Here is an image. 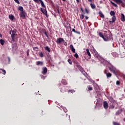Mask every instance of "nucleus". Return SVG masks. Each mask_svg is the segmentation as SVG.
Instances as JSON below:
<instances>
[{
  "mask_svg": "<svg viewBox=\"0 0 125 125\" xmlns=\"http://www.w3.org/2000/svg\"><path fill=\"white\" fill-rule=\"evenodd\" d=\"M56 42L57 44H61L62 42H65V41L62 38H59L57 39Z\"/></svg>",
  "mask_w": 125,
  "mask_h": 125,
  "instance_id": "f257e3e1",
  "label": "nucleus"
},
{
  "mask_svg": "<svg viewBox=\"0 0 125 125\" xmlns=\"http://www.w3.org/2000/svg\"><path fill=\"white\" fill-rule=\"evenodd\" d=\"M26 15H27L26 12H20V17H21V18H22V19H25L26 18Z\"/></svg>",
  "mask_w": 125,
  "mask_h": 125,
  "instance_id": "f03ea898",
  "label": "nucleus"
},
{
  "mask_svg": "<svg viewBox=\"0 0 125 125\" xmlns=\"http://www.w3.org/2000/svg\"><path fill=\"white\" fill-rule=\"evenodd\" d=\"M80 9L81 11H82V13L83 14H85V13L88 14V13H89V10H88L86 8H85V12L83 8H81Z\"/></svg>",
  "mask_w": 125,
  "mask_h": 125,
  "instance_id": "7ed1b4c3",
  "label": "nucleus"
},
{
  "mask_svg": "<svg viewBox=\"0 0 125 125\" xmlns=\"http://www.w3.org/2000/svg\"><path fill=\"white\" fill-rule=\"evenodd\" d=\"M41 11L42 13L44 14V15H45V16H47V11H46V9H45H45L41 8Z\"/></svg>",
  "mask_w": 125,
  "mask_h": 125,
  "instance_id": "20e7f679",
  "label": "nucleus"
},
{
  "mask_svg": "<svg viewBox=\"0 0 125 125\" xmlns=\"http://www.w3.org/2000/svg\"><path fill=\"white\" fill-rule=\"evenodd\" d=\"M104 40L105 42L110 41V37L109 36V35H107V34L104 35Z\"/></svg>",
  "mask_w": 125,
  "mask_h": 125,
  "instance_id": "39448f33",
  "label": "nucleus"
},
{
  "mask_svg": "<svg viewBox=\"0 0 125 125\" xmlns=\"http://www.w3.org/2000/svg\"><path fill=\"white\" fill-rule=\"evenodd\" d=\"M47 73V68L45 67L42 68V74L43 75H45Z\"/></svg>",
  "mask_w": 125,
  "mask_h": 125,
  "instance_id": "423d86ee",
  "label": "nucleus"
},
{
  "mask_svg": "<svg viewBox=\"0 0 125 125\" xmlns=\"http://www.w3.org/2000/svg\"><path fill=\"white\" fill-rule=\"evenodd\" d=\"M42 33L43 34H44V35L46 36V38H47V39H49V36H48V35L47 34V33H48V32H47V31H46V30L43 29Z\"/></svg>",
  "mask_w": 125,
  "mask_h": 125,
  "instance_id": "0eeeda50",
  "label": "nucleus"
},
{
  "mask_svg": "<svg viewBox=\"0 0 125 125\" xmlns=\"http://www.w3.org/2000/svg\"><path fill=\"white\" fill-rule=\"evenodd\" d=\"M69 47H70V50H71V51H72L73 53H75V52H76V49L74 48V46H73V44H70Z\"/></svg>",
  "mask_w": 125,
  "mask_h": 125,
  "instance_id": "6e6552de",
  "label": "nucleus"
},
{
  "mask_svg": "<svg viewBox=\"0 0 125 125\" xmlns=\"http://www.w3.org/2000/svg\"><path fill=\"white\" fill-rule=\"evenodd\" d=\"M17 36L16 34H11V39L12 42H15V36Z\"/></svg>",
  "mask_w": 125,
  "mask_h": 125,
  "instance_id": "1a4fd4ad",
  "label": "nucleus"
},
{
  "mask_svg": "<svg viewBox=\"0 0 125 125\" xmlns=\"http://www.w3.org/2000/svg\"><path fill=\"white\" fill-rule=\"evenodd\" d=\"M104 104V109H108V103H107V102L104 101L103 103Z\"/></svg>",
  "mask_w": 125,
  "mask_h": 125,
  "instance_id": "9d476101",
  "label": "nucleus"
},
{
  "mask_svg": "<svg viewBox=\"0 0 125 125\" xmlns=\"http://www.w3.org/2000/svg\"><path fill=\"white\" fill-rule=\"evenodd\" d=\"M121 21H122V22H125V15H124V14H123V13L121 14Z\"/></svg>",
  "mask_w": 125,
  "mask_h": 125,
  "instance_id": "9b49d317",
  "label": "nucleus"
},
{
  "mask_svg": "<svg viewBox=\"0 0 125 125\" xmlns=\"http://www.w3.org/2000/svg\"><path fill=\"white\" fill-rule=\"evenodd\" d=\"M36 65L37 66H39V65L42 66V65H43V62H41V61H38L36 62Z\"/></svg>",
  "mask_w": 125,
  "mask_h": 125,
  "instance_id": "f8f14e48",
  "label": "nucleus"
},
{
  "mask_svg": "<svg viewBox=\"0 0 125 125\" xmlns=\"http://www.w3.org/2000/svg\"><path fill=\"white\" fill-rule=\"evenodd\" d=\"M113 0L115 1L116 3H119V4L121 3H122V4H124V2H123V0Z\"/></svg>",
  "mask_w": 125,
  "mask_h": 125,
  "instance_id": "ddd939ff",
  "label": "nucleus"
},
{
  "mask_svg": "<svg viewBox=\"0 0 125 125\" xmlns=\"http://www.w3.org/2000/svg\"><path fill=\"white\" fill-rule=\"evenodd\" d=\"M39 1L42 7H43V8H46L45 5H44V3H43V1H42V0H39Z\"/></svg>",
  "mask_w": 125,
  "mask_h": 125,
  "instance_id": "4468645a",
  "label": "nucleus"
},
{
  "mask_svg": "<svg viewBox=\"0 0 125 125\" xmlns=\"http://www.w3.org/2000/svg\"><path fill=\"white\" fill-rule=\"evenodd\" d=\"M104 74H106V78L107 79L108 78H111V77H112V74L110 73L104 72Z\"/></svg>",
  "mask_w": 125,
  "mask_h": 125,
  "instance_id": "2eb2a0df",
  "label": "nucleus"
},
{
  "mask_svg": "<svg viewBox=\"0 0 125 125\" xmlns=\"http://www.w3.org/2000/svg\"><path fill=\"white\" fill-rule=\"evenodd\" d=\"M86 51L88 56H89V58H90L91 57V55L90 54V52H89V49H86Z\"/></svg>",
  "mask_w": 125,
  "mask_h": 125,
  "instance_id": "dca6fc26",
  "label": "nucleus"
},
{
  "mask_svg": "<svg viewBox=\"0 0 125 125\" xmlns=\"http://www.w3.org/2000/svg\"><path fill=\"white\" fill-rule=\"evenodd\" d=\"M18 10L21 11V12H22L23 11H24V8H23V7L21 6H20L18 7Z\"/></svg>",
  "mask_w": 125,
  "mask_h": 125,
  "instance_id": "f3484780",
  "label": "nucleus"
},
{
  "mask_svg": "<svg viewBox=\"0 0 125 125\" xmlns=\"http://www.w3.org/2000/svg\"><path fill=\"white\" fill-rule=\"evenodd\" d=\"M90 5L92 9H95L96 7V6H95V4H92V3H91L90 4Z\"/></svg>",
  "mask_w": 125,
  "mask_h": 125,
  "instance_id": "a211bd4d",
  "label": "nucleus"
},
{
  "mask_svg": "<svg viewBox=\"0 0 125 125\" xmlns=\"http://www.w3.org/2000/svg\"><path fill=\"white\" fill-rule=\"evenodd\" d=\"M17 32V30L15 29H13L12 31L11 30L10 32V34L11 35V33L12 34H16Z\"/></svg>",
  "mask_w": 125,
  "mask_h": 125,
  "instance_id": "6ab92c4d",
  "label": "nucleus"
},
{
  "mask_svg": "<svg viewBox=\"0 0 125 125\" xmlns=\"http://www.w3.org/2000/svg\"><path fill=\"white\" fill-rule=\"evenodd\" d=\"M99 16L101 18H104V15L103 14V13H102V12L100 11L99 12Z\"/></svg>",
  "mask_w": 125,
  "mask_h": 125,
  "instance_id": "aec40b11",
  "label": "nucleus"
},
{
  "mask_svg": "<svg viewBox=\"0 0 125 125\" xmlns=\"http://www.w3.org/2000/svg\"><path fill=\"white\" fill-rule=\"evenodd\" d=\"M78 69L79 70V71H80V72H82V73H83V72H84L83 69V67L81 65L79 67Z\"/></svg>",
  "mask_w": 125,
  "mask_h": 125,
  "instance_id": "412c9836",
  "label": "nucleus"
},
{
  "mask_svg": "<svg viewBox=\"0 0 125 125\" xmlns=\"http://www.w3.org/2000/svg\"><path fill=\"white\" fill-rule=\"evenodd\" d=\"M62 84H64V85H66L67 84V81H66V80H65V79H62Z\"/></svg>",
  "mask_w": 125,
  "mask_h": 125,
  "instance_id": "4be33fe9",
  "label": "nucleus"
},
{
  "mask_svg": "<svg viewBox=\"0 0 125 125\" xmlns=\"http://www.w3.org/2000/svg\"><path fill=\"white\" fill-rule=\"evenodd\" d=\"M110 14L111 15V16H115V15H116V14L115 13V12L114 11H111L110 12Z\"/></svg>",
  "mask_w": 125,
  "mask_h": 125,
  "instance_id": "5701e85b",
  "label": "nucleus"
},
{
  "mask_svg": "<svg viewBox=\"0 0 125 125\" xmlns=\"http://www.w3.org/2000/svg\"><path fill=\"white\" fill-rule=\"evenodd\" d=\"M99 36H100V37H101V38H102V39H103V40L104 39V35H103V33H102V32H100L99 33Z\"/></svg>",
  "mask_w": 125,
  "mask_h": 125,
  "instance_id": "b1692460",
  "label": "nucleus"
},
{
  "mask_svg": "<svg viewBox=\"0 0 125 125\" xmlns=\"http://www.w3.org/2000/svg\"><path fill=\"white\" fill-rule=\"evenodd\" d=\"M4 42H5L4 41V40H2V39H0V43L1 45H3V44H4Z\"/></svg>",
  "mask_w": 125,
  "mask_h": 125,
  "instance_id": "393cba45",
  "label": "nucleus"
},
{
  "mask_svg": "<svg viewBox=\"0 0 125 125\" xmlns=\"http://www.w3.org/2000/svg\"><path fill=\"white\" fill-rule=\"evenodd\" d=\"M45 50H46L48 51V52H50V48L48 47V46H46V47H44Z\"/></svg>",
  "mask_w": 125,
  "mask_h": 125,
  "instance_id": "a878e982",
  "label": "nucleus"
},
{
  "mask_svg": "<svg viewBox=\"0 0 125 125\" xmlns=\"http://www.w3.org/2000/svg\"><path fill=\"white\" fill-rule=\"evenodd\" d=\"M9 18L10 20H14V16L11 15L9 16Z\"/></svg>",
  "mask_w": 125,
  "mask_h": 125,
  "instance_id": "bb28decb",
  "label": "nucleus"
},
{
  "mask_svg": "<svg viewBox=\"0 0 125 125\" xmlns=\"http://www.w3.org/2000/svg\"><path fill=\"white\" fill-rule=\"evenodd\" d=\"M110 3H111V4L112 5H113V6H114L115 7H118V5H117L116 3H114V2L111 1Z\"/></svg>",
  "mask_w": 125,
  "mask_h": 125,
  "instance_id": "cd10ccee",
  "label": "nucleus"
},
{
  "mask_svg": "<svg viewBox=\"0 0 125 125\" xmlns=\"http://www.w3.org/2000/svg\"><path fill=\"white\" fill-rule=\"evenodd\" d=\"M116 20H117V18H116V16H114L112 18V22H115Z\"/></svg>",
  "mask_w": 125,
  "mask_h": 125,
  "instance_id": "c85d7f7f",
  "label": "nucleus"
},
{
  "mask_svg": "<svg viewBox=\"0 0 125 125\" xmlns=\"http://www.w3.org/2000/svg\"><path fill=\"white\" fill-rule=\"evenodd\" d=\"M112 125H120V123H118V122H112Z\"/></svg>",
  "mask_w": 125,
  "mask_h": 125,
  "instance_id": "c756f323",
  "label": "nucleus"
},
{
  "mask_svg": "<svg viewBox=\"0 0 125 125\" xmlns=\"http://www.w3.org/2000/svg\"><path fill=\"white\" fill-rule=\"evenodd\" d=\"M72 32H74V33H76V34H80V32H78V31H76V30H75V29H74V28L72 29Z\"/></svg>",
  "mask_w": 125,
  "mask_h": 125,
  "instance_id": "7c9ffc66",
  "label": "nucleus"
},
{
  "mask_svg": "<svg viewBox=\"0 0 125 125\" xmlns=\"http://www.w3.org/2000/svg\"><path fill=\"white\" fill-rule=\"evenodd\" d=\"M0 71H2V72H3V73H4L3 75H5V74H6V71H5V70H4V69L0 68Z\"/></svg>",
  "mask_w": 125,
  "mask_h": 125,
  "instance_id": "2f4dec72",
  "label": "nucleus"
},
{
  "mask_svg": "<svg viewBox=\"0 0 125 125\" xmlns=\"http://www.w3.org/2000/svg\"><path fill=\"white\" fill-rule=\"evenodd\" d=\"M83 18H84V15L83 14L80 15V19H81V20H83Z\"/></svg>",
  "mask_w": 125,
  "mask_h": 125,
  "instance_id": "473e14b6",
  "label": "nucleus"
},
{
  "mask_svg": "<svg viewBox=\"0 0 125 125\" xmlns=\"http://www.w3.org/2000/svg\"><path fill=\"white\" fill-rule=\"evenodd\" d=\"M39 56L40 57H43V53H42V52H41L39 53Z\"/></svg>",
  "mask_w": 125,
  "mask_h": 125,
  "instance_id": "72a5a7b5",
  "label": "nucleus"
},
{
  "mask_svg": "<svg viewBox=\"0 0 125 125\" xmlns=\"http://www.w3.org/2000/svg\"><path fill=\"white\" fill-rule=\"evenodd\" d=\"M109 70L110 71V72H112V73L113 72V71H115V70L113 69V68L108 67Z\"/></svg>",
  "mask_w": 125,
  "mask_h": 125,
  "instance_id": "f704fd0d",
  "label": "nucleus"
},
{
  "mask_svg": "<svg viewBox=\"0 0 125 125\" xmlns=\"http://www.w3.org/2000/svg\"><path fill=\"white\" fill-rule=\"evenodd\" d=\"M98 60H102V57L101 56L99 55L98 56V58H97Z\"/></svg>",
  "mask_w": 125,
  "mask_h": 125,
  "instance_id": "c9c22d12",
  "label": "nucleus"
},
{
  "mask_svg": "<svg viewBox=\"0 0 125 125\" xmlns=\"http://www.w3.org/2000/svg\"><path fill=\"white\" fill-rule=\"evenodd\" d=\"M75 66H77V67L78 68L81 65H80V63L76 62L75 63Z\"/></svg>",
  "mask_w": 125,
  "mask_h": 125,
  "instance_id": "e433bc0d",
  "label": "nucleus"
},
{
  "mask_svg": "<svg viewBox=\"0 0 125 125\" xmlns=\"http://www.w3.org/2000/svg\"><path fill=\"white\" fill-rule=\"evenodd\" d=\"M99 56V54H98V53H96L94 55V56L95 57H96V58H97Z\"/></svg>",
  "mask_w": 125,
  "mask_h": 125,
  "instance_id": "4c0bfd02",
  "label": "nucleus"
},
{
  "mask_svg": "<svg viewBox=\"0 0 125 125\" xmlns=\"http://www.w3.org/2000/svg\"><path fill=\"white\" fill-rule=\"evenodd\" d=\"M74 57H76V58H79V55H78V53H76L74 55Z\"/></svg>",
  "mask_w": 125,
  "mask_h": 125,
  "instance_id": "58836bf2",
  "label": "nucleus"
},
{
  "mask_svg": "<svg viewBox=\"0 0 125 125\" xmlns=\"http://www.w3.org/2000/svg\"><path fill=\"white\" fill-rule=\"evenodd\" d=\"M67 62H68L69 64H70V65H72V61L71 59H68Z\"/></svg>",
  "mask_w": 125,
  "mask_h": 125,
  "instance_id": "ea45409f",
  "label": "nucleus"
},
{
  "mask_svg": "<svg viewBox=\"0 0 125 125\" xmlns=\"http://www.w3.org/2000/svg\"><path fill=\"white\" fill-rule=\"evenodd\" d=\"M88 90L90 91L92 90V88L90 86H88Z\"/></svg>",
  "mask_w": 125,
  "mask_h": 125,
  "instance_id": "a19ab883",
  "label": "nucleus"
},
{
  "mask_svg": "<svg viewBox=\"0 0 125 125\" xmlns=\"http://www.w3.org/2000/svg\"><path fill=\"white\" fill-rule=\"evenodd\" d=\"M29 53H30V50L28 49L26 51L27 56H29Z\"/></svg>",
  "mask_w": 125,
  "mask_h": 125,
  "instance_id": "79ce46f5",
  "label": "nucleus"
},
{
  "mask_svg": "<svg viewBox=\"0 0 125 125\" xmlns=\"http://www.w3.org/2000/svg\"><path fill=\"white\" fill-rule=\"evenodd\" d=\"M112 73H113V74L115 75V76H118V74H117V72H116V70H113V71H112Z\"/></svg>",
  "mask_w": 125,
  "mask_h": 125,
  "instance_id": "37998d69",
  "label": "nucleus"
},
{
  "mask_svg": "<svg viewBox=\"0 0 125 125\" xmlns=\"http://www.w3.org/2000/svg\"><path fill=\"white\" fill-rule=\"evenodd\" d=\"M14 1L15 2H16V3H18V4H20V2H19V0H14Z\"/></svg>",
  "mask_w": 125,
  "mask_h": 125,
  "instance_id": "c03bdc74",
  "label": "nucleus"
},
{
  "mask_svg": "<svg viewBox=\"0 0 125 125\" xmlns=\"http://www.w3.org/2000/svg\"><path fill=\"white\" fill-rule=\"evenodd\" d=\"M35 2H37V3H40V0H33Z\"/></svg>",
  "mask_w": 125,
  "mask_h": 125,
  "instance_id": "a18cd8bd",
  "label": "nucleus"
},
{
  "mask_svg": "<svg viewBox=\"0 0 125 125\" xmlns=\"http://www.w3.org/2000/svg\"><path fill=\"white\" fill-rule=\"evenodd\" d=\"M57 11H58L59 14L60 15V11L59 10V7H58V8H57Z\"/></svg>",
  "mask_w": 125,
  "mask_h": 125,
  "instance_id": "49530a36",
  "label": "nucleus"
},
{
  "mask_svg": "<svg viewBox=\"0 0 125 125\" xmlns=\"http://www.w3.org/2000/svg\"><path fill=\"white\" fill-rule=\"evenodd\" d=\"M33 49V50H36V49H39V48L38 47H34Z\"/></svg>",
  "mask_w": 125,
  "mask_h": 125,
  "instance_id": "de8ad7c7",
  "label": "nucleus"
},
{
  "mask_svg": "<svg viewBox=\"0 0 125 125\" xmlns=\"http://www.w3.org/2000/svg\"><path fill=\"white\" fill-rule=\"evenodd\" d=\"M74 90H68V92H71V93H73V92H74Z\"/></svg>",
  "mask_w": 125,
  "mask_h": 125,
  "instance_id": "09e8293b",
  "label": "nucleus"
},
{
  "mask_svg": "<svg viewBox=\"0 0 125 125\" xmlns=\"http://www.w3.org/2000/svg\"><path fill=\"white\" fill-rule=\"evenodd\" d=\"M116 84H117V85H119V84H120V81H117L116 82Z\"/></svg>",
  "mask_w": 125,
  "mask_h": 125,
  "instance_id": "8fccbe9b",
  "label": "nucleus"
},
{
  "mask_svg": "<svg viewBox=\"0 0 125 125\" xmlns=\"http://www.w3.org/2000/svg\"><path fill=\"white\" fill-rule=\"evenodd\" d=\"M64 42V45L65 46H67V45H68V44H67V42Z\"/></svg>",
  "mask_w": 125,
  "mask_h": 125,
  "instance_id": "3c124183",
  "label": "nucleus"
},
{
  "mask_svg": "<svg viewBox=\"0 0 125 125\" xmlns=\"http://www.w3.org/2000/svg\"><path fill=\"white\" fill-rule=\"evenodd\" d=\"M109 23H110V24H113V23H114V22H113V21H109Z\"/></svg>",
  "mask_w": 125,
  "mask_h": 125,
  "instance_id": "603ef678",
  "label": "nucleus"
},
{
  "mask_svg": "<svg viewBox=\"0 0 125 125\" xmlns=\"http://www.w3.org/2000/svg\"><path fill=\"white\" fill-rule=\"evenodd\" d=\"M85 20H87L88 19V17L87 16H85Z\"/></svg>",
  "mask_w": 125,
  "mask_h": 125,
  "instance_id": "864d4df0",
  "label": "nucleus"
},
{
  "mask_svg": "<svg viewBox=\"0 0 125 125\" xmlns=\"http://www.w3.org/2000/svg\"><path fill=\"white\" fill-rule=\"evenodd\" d=\"M116 115H120V113L118 112H116Z\"/></svg>",
  "mask_w": 125,
  "mask_h": 125,
  "instance_id": "5fc2aeb1",
  "label": "nucleus"
},
{
  "mask_svg": "<svg viewBox=\"0 0 125 125\" xmlns=\"http://www.w3.org/2000/svg\"><path fill=\"white\" fill-rule=\"evenodd\" d=\"M76 1H77V2L78 3H79V2H80V0H76Z\"/></svg>",
  "mask_w": 125,
  "mask_h": 125,
  "instance_id": "6e6d98bb",
  "label": "nucleus"
},
{
  "mask_svg": "<svg viewBox=\"0 0 125 125\" xmlns=\"http://www.w3.org/2000/svg\"><path fill=\"white\" fill-rule=\"evenodd\" d=\"M0 38H2V35L0 33Z\"/></svg>",
  "mask_w": 125,
  "mask_h": 125,
  "instance_id": "4d7b16f0",
  "label": "nucleus"
},
{
  "mask_svg": "<svg viewBox=\"0 0 125 125\" xmlns=\"http://www.w3.org/2000/svg\"><path fill=\"white\" fill-rule=\"evenodd\" d=\"M9 62L10 61V58H8Z\"/></svg>",
  "mask_w": 125,
  "mask_h": 125,
  "instance_id": "13d9d810",
  "label": "nucleus"
},
{
  "mask_svg": "<svg viewBox=\"0 0 125 125\" xmlns=\"http://www.w3.org/2000/svg\"><path fill=\"white\" fill-rule=\"evenodd\" d=\"M88 1H92V0H88Z\"/></svg>",
  "mask_w": 125,
  "mask_h": 125,
  "instance_id": "bf43d9fd",
  "label": "nucleus"
},
{
  "mask_svg": "<svg viewBox=\"0 0 125 125\" xmlns=\"http://www.w3.org/2000/svg\"><path fill=\"white\" fill-rule=\"evenodd\" d=\"M61 92H63V91L62 90H61Z\"/></svg>",
  "mask_w": 125,
  "mask_h": 125,
  "instance_id": "052dcab7",
  "label": "nucleus"
},
{
  "mask_svg": "<svg viewBox=\"0 0 125 125\" xmlns=\"http://www.w3.org/2000/svg\"><path fill=\"white\" fill-rule=\"evenodd\" d=\"M124 122H125V118L124 119Z\"/></svg>",
  "mask_w": 125,
  "mask_h": 125,
  "instance_id": "680f3d73",
  "label": "nucleus"
},
{
  "mask_svg": "<svg viewBox=\"0 0 125 125\" xmlns=\"http://www.w3.org/2000/svg\"><path fill=\"white\" fill-rule=\"evenodd\" d=\"M63 0V1H65V0Z\"/></svg>",
  "mask_w": 125,
  "mask_h": 125,
  "instance_id": "e2e57ef3",
  "label": "nucleus"
}]
</instances>
